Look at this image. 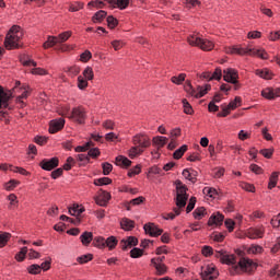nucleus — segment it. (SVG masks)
Segmentation results:
<instances>
[{
    "instance_id": "obj_1",
    "label": "nucleus",
    "mask_w": 280,
    "mask_h": 280,
    "mask_svg": "<svg viewBox=\"0 0 280 280\" xmlns=\"http://www.w3.org/2000/svg\"><path fill=\"white\" fill-rule=\"evenodd\" d=\"M23 36H25V31L19 25H13L4 38L5 49H21L23 47Z\"/></svg>"
},
{
    "instance_id": "obj_2",
    "label": "nucleus",
    "mask_w": 280,
    "mask_h": 280,
    "mask_svg": "<svg viewBox=\"0 0 280 280\" xmlns=\"http://www.w3.org/2000/svg\"><path fill=\"white\" fill-rule=\"evenodd\" d=\"M214 257L215 259L220 260V264H223L225 266H233L232 269L230 270V275L235 276V272L238 270V266L235 265L237 264V259L235 257V254H229L224 249H217L214 250Z\"/></svg>"
},
{
    "instance_id": "obj_3",
    "label": "nucleus",
    "mask_w": 280,
    "mask_h": 280,
    "mask_svg": "<svg viewBox=\"0 0 280 280\" xmlns=\"http://www.w3.org/2000/svg\"><path fill=\"white\" fill-rule=\"evenodd\" d=\"M174 185L176 189V207H186L187 200H189V195L187 194V191H189V188H187V185L183 184L180 179H176L174 182Z\"/></svg>"
},
{
    "instance_id": "obj_4",
    "label": "nucleus",
    "mask_w": 280,
    "mask_h": 280,
    "mask_svg": "<svg viewBox=\"0 0 280 280\" xmlns=\"http://www.w3.org/2000/svg\"><path fill=\"white\" fill-rule=\"evenodd\" d=\"M188 44L191 45V47H199V49H202V51H211L215 44L209 39H203L198 36V34H192L187 37Z\"/></svg>"
},
{
    "instance_id": "obj_5",
    "label": "nucleus",
    "mask_w": 280,
    "mask_h": 280,
    "mask_svg": "<svg viewBox=\"0 0 280 280\" xmlns=\"http://www.w3.org/2000/svg\"><path fill=\"white\" fill-rule=\"evenodd\" d=\"M69 119H72V121L79 124L80 126H84L86 124V108H84L82 105L73 107Z\"/></svg>"
},
{
    "instance_id": "obj_6",
    "label": "nucleus",
    "mask_w": 280,
    "mask_h": 280,
    "mask_svg": "<svg viewBox=\"0 0 280 280\" xmlns=\"http://www.w3.org/2000/svg\"><path fill=\"white\" fill-rule=\"evenodd\" d=\"M200 277L202 280H215L220 277V272L215 271V265L210 264L207 265L206 268L202 267Z\"/></svg>"
},
{
    "instance_id": "obj_7",
    "label": "nucleus",
    "mask_w": 280,
    "mask_h": 280,
    "mask_svg": "<svg viewBox=\"0 0 280 280\" xmlns=\"http://www.w3.org/2000/svg\"><path fill=\"white\" fill-rule=\"evenodd\" d=\"M110 198H113V196L110 195L109 191L100 189L97 191V196L94 197V201L98 207H108V202H110Z\"/></svg>"
},
{
    "instance_id": "obj_8",
    "label": "nucleus",
    "mask_w": 280,
    "mask_h": 280,
    "mask_svg": "<svg viewBox=\"0 0 280 280\" xmlns=\"http://www.w3.org/2000/svg\"><path fill=\"white\" fill-rule=\"evenodd\" d=\"M60 165V159L58 156H54L49 160L44 159L39 162V167L44 170V172H51L52 170H56Z\"/></svg>"
},
{
    "instance_id": "obj_9",
    "label": "nucleus",
    "mask_w": 280,
    "mask_h": 280,
    "mask_svg": "<svg viewBox=\"0 0 280 280\" xmlns=\"http://www.w3.org/2000/svg\"><path fill=\"white\" fill-rule=\"evenodd\" d=\"M225 54H230V56H250V48L234 45L225 48Z\"/></svg>"
},
{
    "instance_id": "obj_10",
    "label": "nucleus",
    "mask_w": 280,
    "mask_h": 280,
    "mask_svg": "<svg viewBox=\"0 0 280 280\" xmlns=\"http://www.w3.org/2000/svg\"><path fill=\"white\" fill-rule=\"evenodd\" d=\"M145 235L150 237H159L163 235V229H160L155 223L149 222L143 225Z\"/></svg>"
},
{
    "instance_id": "obj_11",
    "label": "nucleus",
    "mask_w": 280,
    "mask_h": 280,
    "mask_svg": "<svg viewBox=\"0 0 280 280\" xmlns=\"http://www.w3.org/2000/svg\"><path fill=\"white\" fill-rule=\"evenodd\" d=\"M223 80L224 82H229L230 84H238L237 79L240 78V73L234 68H228L223 71Z\"/></svg>"
},
{
    "instance_id": "obj_12",
    "label": "nucleus",
    "mask_w": 280,
    "mask_h": 280,
    "mask_svg": "<svg viewBox=\"0 0 280 280\" xmlns=\"http://www.w3.org/2000/svg\"><path fill=\"white\" fill-rule=\"evenodd\" d=\"M132 143L135 147L140 148L143 150V148H150V138L148 136L138 133L132 137Z\"/></svg>"
},
{
    "instance_id": "obj_13",
    "label": "nucleus",
    "mask_w": 280,
    "mask_h": 280,
    "mask_svg": "<svg viewBox=\"0 0 280 280\" xmlns=\"http://www.w3.org/2000/svg\"><path fill=\"white\" fill-rule=\"evenodd\" d=\"M65 128V118H56L49 121L48 132L50 135H56V132H60Z\"/></svg>"
},
{
    "instance_id": "obj_14",
    "label": "nucleus",
    "mask_w": 280,
    "mask_h": 280,
    "mask_svg": "<svg viewBox=\"0 0 280 280\" xmlns=\"http://www.w3.org/2000/svg\"><path fill=\"white\" fill-rule=\"evenodd\" d=\"M10 100H12V91L5 92L0 85V108H8Z\"/></svg>"
},
{
    "instance_id": "obj_15",
    "label": "nucleus",
    "mask_w": 280,
    "mask_h": 280,
    "mask_svg": "<svg viewBox=\"0 0 280 280\" xmlns=\"http://www.w3.org/2000/svg\"><path fill=\"white\" fill-rule=\"evenodd\" d=\"M224 223V214L217 212L211 214L208 220V226H222Z\"/></svg>"
},
{
    "instance_id": "obj_16",
    "label": "nucleus",
    "mask_w": 280,
    "mask_h": 280,
    "mask_svg": "<svg viewBox=\"0 0 280 280\" xmlns=\"http://www.w3.org/2000/svg\"><path fill=\"white\" fill-rule=\"evenodd\" d=\"M139 244V238L136 236H128L127 240L120 241L121 250H128V248H132V246H137Z\"/></svg>"
},
{
    "instance_id": "obj_17",
    "label": "nucleus",
    "mask_w": 280,
    "mask_h": 280,
    "mask_svg": "<svg viewBox=\"0 0 280 280\" xmlns=\"http://www.w3.org/2000/svg\"><path fill=\"white\" fill-rule=\"evenodd\" d=\"M264 229L259 228H250L249 230H247V234L246 236L249 240H261V237H264Z\"/></svg>"
},
{
    "instance_id": "obj_18",
    "label": "nucleus",
    "mask_w": 280,
    "mask_h": 280,
    "mask_svg": "<svg viewBox=\"0 0 280 280\" xmlns=\"http://www.w3.org/2000/svg\"><path fill=\"white\" fill-rule=\"evenodd\" d=\"M151 265L153 266V268H155V275L156 277H163L164 275H167V265H165V262H155V261H151Z\"/></svg>"
},
{
    "instance_id": "obj_19",
    "label": "nucleus",
    "mask_w": 280,
    "mask_h": 280,
    "mask_svg": "<svg viewBox=\"0 0 280 280\" xmlns=\"http://www.w3.org/2000/svg\"><path fill=\"white\" fill-rule=\"evenodd\" d=\"M182 175L184 176V178H186V180H189L192 185H196V183H198V172L196 171L189 172V168H185L182 172Z\"/></svg>"
},
{
    "instance_id": "obj_20",
    "label": "nucleus",
    "mask_w": 280,
    "mask_h": 280,
    "mask_svg": "<svg viewBox=\"0 0 280 280\" xmlns=\"http://www.w3.org/2000/svg\"><path fill=\"white\" fill-rule=\"evenodd\" d=\"M115 165H117L118 167H125V170H128V167L132 165V161H130L128 158L124 155H118L115 159Z\"/></svg>"
},
{
    "instance_id": "obj_21",
    "label": "nucleus",
    "mask_w": 280,
    "mask_h": 280,
    "mask_svg": "<svg viewBox=\"0 0 280 280\" xmlns=\"http://www.w3.org/2000/svg\"><path fill=\"white\" fill-rule=\"evenodd\" d=\"M197 91L199 92H195V98L200 100L201 97H205L209 91H211V84L198 85Z\"/></svg>"
},
{
    "instance_id": "obj_22",
    "label": "nucleus",
    "mask_w": 280,
    "mask_h": 280,
    "mask_svg": "<svg viewBox=\"0 0 280 280\" xmlns=\"http://www.w3.org/2000/svg\"><path fill=\"white\" fill-rule=\"evenodd\" d=\"M255 73L258 78H262V80H272V78H275V73H272L268 68L257 69Z\"/></svg>"
},
{
    "instance_id": "obj_23",
    "label": "nucleus",
    "mask_w": 280,
    "mask_h": 280,
    "mask_svg": "<svg viewBox=\"0 0 280 280\" xmlns=\"http://www.w3.org/2000/svg\"><path fill=\"white\" fill-rule=\"evenodd\" d=\"M86 209H84V206L73 205L72 207L68 208V213L73 215L74 218H80L82 213H84Z\"/></svg>"
},
{
    "instance_id": "obj_24",
    "label": "nucleus",
    "mask_w": 280,
    "mask_h": 280,
    "mask_svg": "<svg viewBox=\"0 0 280 280\" xmlns=\"http://www.w3.org/2000/svg\"><path fill=\"white\" fill-rule=\"evenodd\" d=\"M249 56H255L256 58H260L261 60H268V52L264 49L250 48Z\"/></svg>"
},
{
    "instance_id": "obj_25",
    "label": "nucleus",
    "mask_w": 280,
    "mask_h": 280,
    "mask_svg": "<svg viewBox=\"0 0 280 280\" xmlns=\"http://www.w3.org/2000/svg\"><path fill=\"white\" fill-rule=\"evenodd\" d=\"M120 228L122 231H132V229H135V221L128 218H124L120 221Z\"/></svg>"
},
{
    "instance_id": "obj_26",
    "label": "nucleus",
    "mask_w": 280,
    "mask_h": 280,
    "mask_svg": "<svg viewBox=\"0 0 280 280\" xmlns=\"http://www.w3.org/2000/svg\"><path fill=\"white\" fill-rule=\"evenodd\" d=\"M108 16V12L104 10L97 11L93 16H92V22L93 23H103L104 19Z\"/></svg>"
},
{
    "instance_id": "obj_27",
    "label": "nucleus",
    "mask_w": 280,
    "mask_h": 280,
    "mask_svg": "<svg viewBox=\"0 0 280 280\" xmlns=\"http://www.w3.org/2000/svg\"><path fill=\"white\" fill-rule=\"evenodd\" d=\"M12 238V234L10 232H1L0 233V248H5L8 243Z\"/></svg>"
},
{
    "instance_id": "obj_28",
    "label": "nucleus",
    "mask_w": 280,
    "mask_h": 280,
    "mask_svg": "<svg viewBox=\"0 0 280 280\" xmlns=\"http://www.w3.org/2000/svg\"><path fill=\"white\" fill-rule=\"evenodd\" d=\"M205 215H207L206 207H198L192 212V218H195V220H202Z\"/></svg>"
},
{
    "instance_id": "obj_29",
    "label": "nucleus",
    "mask_w": 280,
    "mask_h": 280,
    "mask_svg": "<svg viewBox=\"0 0 280 280\" xmlns=\"http://www.w3.org/2000/svg\"><path fill=\"white\" fill-rule=\"evenodd\" d=\"M80 240L83 246H89V244H91V242L93 241V232H83L80 236Z\"/></svg>"
},
{
    "instance_id": "obj_30",
    "label": "nucleus",
    "mask_w": 280,
    "mask_h": 280,
    "mask_svg": "<svg viewBox=\"0 0 280 280\" xmlns=\"http://www.w3.org/2000/svg\"><path fill=\"white\" fill-rule=\"evenodd\" d=\"M117 244H119V241L116 236H109L105 240V246H107L109 250H115V248H117Z\"/></svg>"
},
{
    "instance_id": "obj_31",
    "label": "nucleus",
    "mask_w": 280,
    "mask_h": 280,
    "mask_svg": "<svg viewBox=\"0 0 280 280\" xmlns=\"http://www.w3.org/2000/svg\"><path fill=\"white\" fill-rule=\"evenodd\" d=\"M253 266H257V264H255L253 259L243 258L238 261V267L241 268V270H247V268H250Z\"/></svg>"
},
{
    "instance_id": "obj_32",
    "label": "nucleus",
    "mask_w": 280,
    "mask_h": 280,
    "mask_svg": "<svg viewBox=\"0 0 280 280\" xmlns=\"http://www.w3.org/2000/svg\"><path fill=\"white\" fill-rule=\"evenodd\" d=\"M77 160L80 162L79 167H86L91 163V158L88 154L80 153L77 155Z\"/></svg>"
},
{
    "instance_id": "obj_33",
    "label": "nucleus",
    "mask_w": 280,
    "mask_h": 280,
    "mask_svg": "<svg viewBox=\"0 0 280 280\" xmlns=\"http://www.w3.org/2000/svg\"><path fill=\"white\" fill-rule=\"evenodd\" d=\"M19 185H21V182L16 180V179H10L9 182L3 184V187H4L5 191H14V189H16V187H19Z\"/></svg>"
},
{
    "instance_id": "obj_34",
    "label": "nucleus",
    "mask_w": 280,
    "mask_h": 280,
    "mask_svg": "<svg viewBox=\"0 0 280 280\" xmlns=\"http://www.w3.org/2000/svg\"><path fill=\"white\" fill-rule=\"evenodd\" d=\"M152 143L153 145H156V148H164L167 143V137L156 136L152 139Z\"/></svg>"
},
{
    "instance_id": "obj_35",
    "label": "nucleus",
    "mask_w": 280,
    "mask_h": 280,
    "mask_svg": "<svg viewBox=\"0 0 280 280\" xmlns=\"http://www.w3.org/2000/svg\"><path fill=\"white\" fill-rule=\"evenodd\" d=\"M143 154V149L140 147H131L128 151L129 159H137V156H141Z\"/></svg>"
},
{
    "instance_id": "obj_36",
    "label": "nucleus",
    "mask_w": 280,
    "mask_h": 280,
    "mask_svg": "<svg viewBox=\"0 0 280 280\" xmlns=\"http://www.w3.org/2000/svg\"><path fill=\"white\" fill-rule=\"evenodd\" d=\"M187 150V144H183L179 149L175 150V152L173 153V159H175L176 161L183 159Z\"/></svg>"
},
{
    "instance_id": "obj_37",
    "label": "nucleus",
    "mask_w": 280,
    "mask_h": 280,
    "mask_svg": "<svg viewBox=\"0 0 280 280\" xmlns=\"http://www.w3.org/2000/svg\"><path fill=\"white\" fill-rule=\"evenodd\" d=\"M279 172H273L271 173L269 177V183H268V189H275L277 187V183L279 180Z\"/></svg>"
},
{
    "instance_id": "obj_38",
    "label": "nucleus",
    "mask_w": 280,
    "mask_h": 280,
    "mask_svg": "<svg viewBox=\"0 0 280 280\" xmlns=\"http://www.w3.org/2000/svg\"><path fill=\"white\" fill-rule=\"evenodd\" d=\"M55 45H60L58 38L56 36H48L43 47L44 49H50V47H55Z\"/></svg>"
},
{
    "instance_id": "obj_39",
    "label": "nucleus",
    "mask_w": 280,
    "mask_h": 280,
    "mask_svg": "<svg viewBox=\"0 0 280 280\" xmlns=\"http://www.w3.org/2000/svg\"><path fill=\"white\" fill-rule=\"evenodd\" d=\"M95 248H106V240L103 236H96L92 241Z\"/></svg>"
},
{
    "instance_id": "obj_40",
    "label": "nucleus",
    "mask_w": 280,
    "mask_h": 280,
    "mask_svg": "<svg viewBox=\"0 0 280 280\" xmlns=\"http://www.w3.org/2000/svg\"><path fill=\"white\" fill-rule=\"evenodd\" d=\"M95 187H103V185H113V179L109 177H101L94 179Z\"/></svg>"
},
{
    "instance_id": "obj_41",
    "label": "nucleus",
    "mask_w": 280,
    "mask_h": 280,
    "mask_svg": "<svg viewBox=\"0 0 280 280\" xmlns=\"http://www.w3.org/2000/svg\"><path fill=\"white\" fill-rule=\"evenodd\" d=\"M182 104L185 115H194V107L191 106L189 101H187V98H183Z\"/></svg>"
},
{
    "instance_id": "obj_42",
    "label": "nucleus",
    "mask_w": 280,
    "mask_h": 280,
    "mask_svg": "<svg viewBox=\"0 0 280 280\" xmlns=\"http://www.w3.org/2000/svg\"><path fill=\"white\" fill-rule=\"evenodd\" d=\"M240 106H242L241 96H235V98L228 104V108L230 110H235V108H240Z\"/></svg>"
},
{
    "instance_id": "obj_43",
    "label": "nucleus",
    "mask_w": 280,
    "mask_h": 280,
    "mask_svg": "<svg viewBox=\"0 0 280 280\" xmlns=\"http://www.w3.org/2000/svg\"><path fill=\"white\" fill-rule=\"evenodd\" d=\"M67 72V75H69V78H75V75H78L81 71L79 66H72V67H68L65 70Z\"/></svg>"
},
{
    "instance_id": "obj_44",
    "label": "nucleus",
    "mask_w": 280,
    "mask_h": 280,
    "mask_svg": "<svg viewBox=\"0 0 280 280\" xmlns=\"http://www.w3.org/2000/svg\"><path fill=\"white\" fill-rule=\"evenodd\" d=\"M185 78H187L186 73H179L177 77H172L171 82H173V84H176L177 86H180V84L185 82Z\"/></svg>"
},
{
    "instance_id": "obj_45",
    "label": "nucleus",
    "mask_w": 280,
    "mask_h": 280,
    "mask_svg": "<svg viewBox=\"0 0 280 280\" xmlns=\"http://www.w3.org/2000/svg\"><path fill=\"white\" fill-rule=\"evenodd\" d=\"M184 91H186V93L191 97L196 96V89H194V85H191V81L189 80H186L184 84Z\"/></svg>"
},
{
    "instance_id": "obj_46",
    "label": "nucleus",
    "mask_w": 280,
    "mask_h": 280,
    "mask_svg": "<svg viewBox=\"0 0 280 280\" xmlns=\"http://www.w3.org/2000/svg\"><path fill=\"white\" fill-rule=\"evenodd\" d=\"M261 95L265 97V100H275V89L267 88L261 91Z\"/></svg>"
},
{
    "instance_id": "obj_47",
    "label": "nucleus",
    "mask_w": 280,
    "mask_h": 280,
    "mask_svg": "<svg viewBox=\"0 0 280 280\" xmlns=\"http://www.w3.org/2000/svg\"><path fill=\"white\" fill-rule=\"evenodd\" d=\"M106 21H107V27H109V30H115V27H117V25H119V20H117L113 15L107 16Z\"/></svg>"
},
{
    "instance_id": "obj_48",
    "label": "nucleus",
    "mask_w": 280,
    "mask_h": 280,
    "mask_svg": "<svg viewBox=\"0 0 280 280\" xmlns=\"http://www.w3.org/2000/svg\"><path fill=\"white\" fill-rule=\"evenodd\" d=\"M78 264L84 265V264H89V261H93V254H85L82 256H79L77 258Z\"/></svg>"
},
{
    "instance_id": "obj_49",
    "label": "nucleus",
    "mask_w": 280,
    "mask_h": 280,
    "mask_svg": "<svg viewBox=\"0 0 280 280\" xmlns=\"http://www.w3.org/2000/svg\"><path fill=\"white\" fill-rule=\"evenodd\" d=\"M83 78L85 80H93L95 78V73L93 72V68L92 67H86L84 70H83Z\"/></svg>"
},
{
    "instance_id": "obj_50",
    "label": "nucleus",
    "mask_w": 280,
    "mask_h": 280,
    "mask_svg": "<svg viewBox=\"0 0 280 280\" xmlns=\"http://www.w3.org/2000/svg\"><path fill=\"white\" fill-rule=\"evenodd\" d=\"M49 141V137L47 136H35L34 137V143L37 145H47V142Z\"/></svg>"
},
{
    "instance_id": "obj_51",
    "label": "nucleus",
    "mask_w": 280,
    "mask_h": 280,
    "mask_svg": "<svg viewBox=\"0 0 280 280\" xmlns=\"http://www.w3.org/2000/svg\"><path fill=\"white\" fill-rule=\"evenodd\" d=\"M248 253H250L252 255H261V253H264V247L260 245L252 244L248 248Z\"/></svg>"
},
{
    "instance_id": "obj_52",
    "label": "nucleus",
    "mask_w": 280,
    "mask_h": 280,
    "mask_svg": "<svg viewBox=\"0 0 280 280\" xmlns=\"http://www.w3.org/2000/svg\"><path fill=\"white\" fill-rule=\"evenodd\" d=\"M139 174H141V164H137L135 167L130 168L127 176L132 178L133 176H139Z\"/></svg>"
},
{
    "instance_id": "obj_53",
    "label": "nucleus",
    "mask_w": 280,
    "mask_h": 280,
    "mask_svg": "<svg viewBox=\"0 0 280 280\" xmlns=\"http://www.w3.org/2000/svg\"><path fill=\"white\" fill-rule=\"evenodd\" d=\"M89 86V80L85 79L84 77L82 75H79L78 77V89L80 91H84V89H86Z\"/></svg>"
},
{
    "instance_id": "obj_54",
    "label": "nucleus",
    "mask_w": 280,
    "mask_h": 280,
    "mask_svg": "<svg viewBox=\"0 0 280 280\" xmlns=\"http://www.w3.org/2000/svg\"><path fill=\"white\" fill-rule=\"evenodd\" d=\"M71 35H72V32H71V31H66V32L59 34L58 36H56V37H57V40H58V43H59V45L62 44V43H67V39H68Z\"/></svg>"
},
{
    "instance_id": "obj_55",
    "label": "nucleus",
    "mask_w": 280,
    "mask_h": 280,
    "mask_svg": "<svg viewBox=\"0 0 280 280\" xmlns=\"http://www.w3.org/2000/svg\"><path fill=\"white\" fill-rule=\"evenodd\" d=\"M130 257H131V259H139V257H143V249L138 248V247H133L130 250Z\"/></svg>"
},
{
    "instance_id": "obj_56",
    "label": "nucleus",
    "mask_w": 280,
    "mask_h": 280,
    "mask_svg": "<svg viewBox=\"0 0 280 280\" xmlns=\"http://www.w3.org/2000/svg\"><path fill=\"white\" fill-rule=\"evenodd\" d=\"M115 5L118 8V10H126V8L130 5V0H115L114 8Z\"/></svg>"
},
{
    "instance_id": "obj_57",
    "label": "nucleus",
    "mask_w": 280,
    "mask_h": 280,
    "mask_svg": "<svg viewBox=\"0 0 280 280\" xmlns=\"http://www.w3.org/2000/svg\"><path fill=\"white\" fill-rule=\"evenodd\" d=\"M202 191L208 198H215L218 196V190L213 187H205Z\"/></svg>"
},
{
    "instance_id": "obj_58",
    "label": "nucleus",
    "mask_w": 280,
    "mask_h": 280,
    "mask_svg": "<svg viewBox=\"0 0 280 280\" xmlns=\"http://www.w3.org/2000/svg\"><path fill=\"white\" fill-rule=\"evenodd\" d=\"M201 255H203V257H212V255L215 256V253H213V247H211L209 245H205L201 248Z\"/></svg>"
},
{
    "instance_id": "obj_59",
    "label": "nucleus",
    "mask_w": 280,
    "mask_h": 280,
    "mask_svg": "<svg viewBox=\"0 0 280 280\" xmlns=\"http://www.w3.org/2000/svg\"><path fill=\"white\" fill-rule=\"evenodd\" d=\"M84 9V4L83 2H73L72 4H70L69 7V12H80V10Z\"/></svg>"
},
{
    "instance_id": "obj_60",
    "label": "nucleus",
    "mask_w": 280,
    "mask_h": 280,
    "mask_svg": "<svg viewBox=\"0 0 280 280\" xmlns=\"http://www.w3.org/2000/svg\"><path fill=\"white\" fill-rule=\"evenodd\" d=\"M27 255V247L24 246L21 250L15 255V259L18 261H25V256Z\"/></svg>"
},
{
    "instance_id": "obj_61",
    "label": "nucleus",
    "mask_w": 280,
    "mask_h": 280,
    "mask_svg": "<svg viewBox=\"0 0 280 280\" xmlns=\"http://www.w3.org/2000/svg\"><path fill=\"white\" fill-rule=\"evenodd\" d=\"M28 275H40V265L33 264L27 267Z\"/></svg>"
},
{
    "instance_id": "obj_62",
    "label": "nucleus",
    "mask_w": 280,
    "mask_h": 280,
    "mask_svg": "<svg viewBox=\"0 0 280 280\" xmlns=\"http://www.w3.org/2000/svg\"><path fill=\"white\" fill-rule=\"evenodd\" d=\"M259 154H261L265 159H270L275 154V149H261Z\"/></svg>"
},
{
    "instance_id": "obj_63",
    "label": "nucleus",
    "mask_w": 280,
    "mask_h": 280,
    "mask_svg": "<svg viewBox=\"0 0 280 280\" xmlns=\"http://www.w3.org/2000/svg\"><path fill=\"white\" fill-rule=\"evenodd\" d=\"M102 168H103V175L108 176V174H110V172H113V164H110L108 162H104V163H102Z\"/></svg>"
},
{
    "instance_id": "obj_64",
    "label": "nucleus",
    "mask_w": 280,
    "mask_h": 280,
    "mask_svg": "<svg viewBox=\"0 0 280 280\" xmlns=\"http://www.w3.org/2000/svg\"><path fill=\"white\" fill-rule=\"evenodd\" d=\"M270 277H276V280H280V269L279 265H276L273 268L269 270Z\"/></svg>"
}]
</instances>
